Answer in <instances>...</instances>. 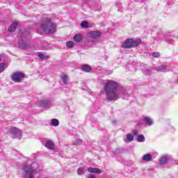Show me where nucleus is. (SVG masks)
Listing matches in <instances>:
<instances>
[{"mask_svg": "<svg viewBox=\"0 0 178 178\" xmlns=\"http://www.w3.org/2000/svg\"><path fill=\"white\" fill-rule=\"evenodd\" d=\"M88 178H95V177H94V175L90 174V175H88Z\"/></svg>", "mask_w": 178, "mask_h": 178, "instance_id": "obj_32", "label": "nucleus"}, {"mask_svg": "<svg viewBox=\"0 0 178 178\" xmlns=\"http://www.w3.org/2000/svg\"><path fill=\"white\" fill-rule=\"evenodd\" d=\"M38 33H45V34H54L56 32V24L51 18L47 17L43 19L40 24V29H37Z\"/></svg>", "mask_w": 178, "mask_h": 178, "instance_id": "obj_2", "label": "nucleus"}, {"mask_svg": "<svg viewBox=\"0 0 178 178\" xmlns=\"http://www.w3.org/2000/svg\"><path fill=\"white\" fill-rule=\"evenodd\" d=\"M39 49H47V42L45 40L39 42Z\"/></svg>", "mask_w": 178, "mask_h": 178, "instance_id": "obj_16", "label": "nucleus"}, {"mask_svg": "<svg viewBox=\"0 0 178 178\" xmlns=\"http://www.w3.org/2000/svg\"><path fill=\"white\" fill-rule=\"evenodd\" d=\"M127 138L129 141L131 142L134 140V136H133V134H129L127 135Z\"/></svg>", "mask_w": 178, "mask_h": 178, "instance_id": "obj_24", "label": "nucleus"}, {"mask_svg": "<svg viewBox=\"0 0 178 178\" xmlns=\"http://www.w3.org/2000/svg\"><path fill=\"white\" fill-rule=\"evenodd\" d=\"M18 24L19 23L17 22H14L11 24V25L8 28V31H10V33L15 31V30H16V29L17 28Z\"/></svg>", "mask_w": 178, "mask_h": 178, "instance_id": "obj_12", "label": "nucleus"}, {"mask_svg": "<svg viewBox=\"0 0 178 178\" xmlns=\"http://www.w3.org/2000/svg\"><path fill=\"white\" fill-rule=\"evenodd\" d=\"M23 171L24 178H34L35 177V175L38 173L35 163L24 165L23 167Z\"/></svg>", "mask_w": 178, "mask_h": 178, "instance_id": "obj_3", "label": "nucleus"}, {"mask_svg": "<svg viewBox=\"0 0 178 178\" xmlns=\"http://www.w3.org/2000/svg\"><path fill=\"white\" fill-rule=\"evenodd\" d=\"M152 56L153 58H159V56H161V54H159L158 51H156L152 54Z\"/></svg>", "mask_w": 178, "mask_h": 178, "instance_id": "obj_28", "label": "nucleus"}, {"mask_svg": "<svg viewBox=\"0 0 178 178\" xmlns=\"http://www.w3.org/2000/svg\"><path fill=\"white\" fill-rule=\"evenodd\" d=\"M81 26L83 28V29H88V22H86V21H83L81 23Z\"/></svg>", "mask_w": 178, "mask_h": 178, "instance_id": "obj_23", "label": "nucleus"}, {"mask_svg": "<svg viewBox=\"0 0 178 178\" xmlns=\"http://www.w3.org/2000/svg\"><path fill=\"white\" fill-rule=\"evenodd\" d=\"M5 64L1 63L0 64V73H2V72H3V70H5Z\"/></svg>", "mask_w": 178, "mask_h": 178, "instance_id": "obj_29", "label": "nucleus"}, {"mask_svg": "<svg viewBox=\"0 0 178 178\" xmlns=\"http://www.w3.org/2000/svg\"><path fill=\"white\" fill-rule=\"evenodd\" d=\"M118 83L113 80H109L104 84V90L106 92V98L108 101H118L119 98L122 97H126L127 95V91L125 89H122L120 92V95L116 93Z\"/></svg>", "mask_w": 178, "mask_h": 178, "instance_id": "obj_1", "label": "nucleus"}, {"mask_svg": "<svg viewBox=\"0 0 178 178\" xmlns=\"http://www.w3.org/2000/svg\"><path fill=\"white\" fill-rule=\"evenodd\" d=\"M9 132L10 133V134H13L14 138L17 137L18 134H22V131H20L18 128H16L15 127L10 128V129L9 130Z\"/></svg>", "mask_w": 178, "mask_h": 178, "instance_id": "obj_9", "label": "nucleus"}, {"mask_svg": "<svg viewBox=\"0 0 178 178\" xmlns=\"http://www.w3.org/2000/svg\"><path fill=\"white\" fill-rule=\"evenodd\" d=\"M168 69L166 65H160L156 68V72H165Z\"/></svg>", "mask_w": 178, "mask_h": 178, "instance_id": "obj_18", "label": "nucleus"}, {"mask_svg": "<svg viewBox=\"0 0 178 178\" xmlns=\"http://www.w3.org/2000/svg\"><path fill=\"white\" fill-rule=\"evenodd\" d=\"M76 142L77 143H81V140H77Z\"/></svg>", "mask_w": 178, "mask_h": 178, "instance_id": "obj_33", "label": "nucleus"}, {"mask_svg": "<svg viewBox=\"0 0 178 178\" xmlns=\"http://www.w3.org/2000/svg\"><path fill=\"white\" fill-rule=\"evenodd\" d=\"M38 56L39 58H40V59H49V56H47V55L42 54L41 53H38Z\"/></svg>", "mask_w": 178, "mask_h": 178, "instance_id": "obj_21", "label": "nucleus"}, {"mask_svg": "<svg viewBox=\"0 0 178 178\" xmlns=\"http://www.w3.org/2000/svg\"><path fill=\"white\" fill-rule=\"evenodd\" d=\"M51 105H52V102L49 99L39 102V106L42 108H51Z\"/></svg>", "mask_w": 178, "mask_h": 178, "instance_id": "obj_7", "label": "nucleus"}, {"mask_svg": "<svg viewBox=\"0 0 178 178\" xmlns=\"http://www.w3.org/2000/svg\"><path fill=\"white\" fill-rule=\"evenodd\" d=\"M143 120L147 124H149V126H151V124H152L153 121L152 119H151L149 117H145L143 118Z\"/></svg>", "mask_w": 178, "mask_h": 178, "instance_id": "obj_19", "label": "nucleus"}, {"mask_svg": "<svg viewBox=\"0 0 178 178\" xmlns=\"http://www.w3.org/2000/svg\"><path fill=\"white\" fill-rule=\"evenodd\" d=\"M102 34V33L99 31H93L88 33V35L90 38H99Z\"/></svg>", "mask_w": 178, "mask_h": 178, "instance_id": "obj_8", "label": "nucleus"}, {"mask_svg": "<svg viewBox=\"0 0 178 178\" xmlns=\"http://www.w3.org/2000/svg\"><path fill=\"white\" fill-rule=\"evenodd\" d=\"M116 6L118 8V12H122V8H120V6H119V3H116Z\"/></svg>", "mask_w": 178, "mask_h": 178, "instance_id": "obj_31", "label": "nucleus"}, {"mask_svg": "<svg viewBox=\"0 0 178 178\" xmlns=\"http://www.w3.org/2000/svg\"><path fill=\"white\" fill-rule=\"evenodd\" d=\"M45 147L48 148V149H54L55 148V145L52 140H47L45 143Z\"/></svg>", "mask_w": 178, "mask_h": 178, "instance_id": "obj_11", "label": "nucleus"}, {"mask_svg": "<svg viewBox=\"0 0 178 178\" xmlns=\"http://www.w3.org/2000/svg\"><path fill=\"white\" fill-rule=\"evenodd\" d=\"M51 124L54 127H57V126H59V120L58 119H56V118L53 119L51 120Z\"/></svg>", "mask_w": 178, "mask_h": 178, "instance_id": "obj_20", "label": "nucleus"}, {"mask_svg": "<svg viewBox=\"0 0 178 178\" xmlns=\"http://www.w3.org/2000/svg\"><path fill=\"white\" fill-rule=\"evenodd\" d=\"M81 69H82L83 72H91L92 68H91V66H90L88 65H82Z\"/></svg>", "mask_w": 178, "mask_h": 178, "instance_id": "obj_17", "label": "nucleus"}, {"mask_svg": "<svg viewBox=\"0 0 178 178\" xmlns=\"http://www.w3.org/2000/svg\"><path fill=\"white\" fill-rule=\"evenodd\" d=\"M88 172H89V173H97L98 175L102 173V170H101V169L95 168H88Z\"/></svg>", "mask_w": 178, "mask_h": 178, "instance_id": "obj_10", "label": "nucleus"}, {"mask_svg": "<svg viewBox=\"0 0 178 178\" xmlns=\"http://www.w3.org/2000/svg\"><path fill=\"white\" fill-rule=\"evenodd\" d=\"M23 77H24V73L23 72H15L11 76L13 81H15V83L20 82V80H22Z\"/></svg>", "mask_w": 178, "mask_h": 178, "instance_id": "obj_6", "label": "nucleus"}, {"mask_svg": "<svg viewBox=\"0 0 178 178\" xmlns=\"http://www.w3.org/2000/svg\"><path fill=\"white\" fill-rule=\"evenodd\" d=\"M81 40H83V35H81V34H76L74 36V41H75V42H80Z\"/></svg>", "mask_w": 178, "mask_h": 178, "instance_id": "obj_15", "label": "nucleus"}, {"mask_svg": "<svg viewBox=\"0 0 178 178\" xmlns=\"http://www.w3.org/2000/svg\"><path fill=\"white\" fill-rule=\"evenodd\" d=\"M144 140H145V137L143 135H139L137 139L138 143H143Z\"/></svg>", "mask_w": 178, "mask_h": 178, "instance_id": "obj_25", "label": "nucleus"}, {"mask_svg": "<svg viewBox=\"0 0 178 178\" xmlns=\"http://www.w3.org/2000/svg\"><path fill=\"white\" fill-rule=\"evenodd\" d=\"M143 161H146L147 162H149L152 161V156L149 154H146L143 156Z\"/></svg>", "mask_w": 178, "mask_h": 178, "instance_id": "obj_14", "label": "nucleus"}, {"mask_svg": "<svg viewBox=\"0 0 178 178\" xmlns=\"http://www.w3.org/2000/svg\"><path fill=\"white\" fill-rule=\"evenodd\" d=\"M169 162V157L168 156H163L160 159V165H165V163H168Z\"/></svg>", "mask_w": 178, "mask_h": 178, "instance_id": "obj_13", "label": "nucleus"}, {"mask_svg": "<svg viewBox=\"0 0 178 178\" xmlns=\"http://www.w3.org/2000/svg\"><path fill=\"white\" fill-rule=\"evenodd\" d=\"M132 133H133V136H137V134H138V130L134 129L133 130Z\"/></svg>", "mask_w": 178, "mask_h": 178, "instance_id": "obj_30", "label": "nucleus"}, {"mask_svg": "<svg viewBox=\"0 0 178 178\" xmlns=\"http://www.w3.org/2000/svg\"><path fill=\"white\" fill-rule=\"evenodd\" d=\"M29 34L30 32L26 30L23 31V29H22L19 31V35H20L21 39L18 42V47L21 49L26 50L29 49V48H30V45H29L28 43L23 40V38H26V37H27Z\"/></svg>", "mask_w": 178, "mask_h": 178, "instance_id": "obj_4", "label": "nucleus"}, {"mask_svg": "<svg viewBox=\"0 0 178 178\" xmlns=\"http://www.w3.org/2000/svg\"><path fill=\"white\" fill-rule=\"evenodd\" d=\"M0 60H2V56H0Z\"/></svg>", "mask_w": 178, "mask_h": 178, "instance_id": "obj_34", "label": "nucleus"}, {"mask_svg": "<svg viewBox=\"0 0 178 178\" xmlns=\"http://www.w3.org/2000/svg\"><path fill=\"white\" fill-rule=\"evenodd\" d=\"M67 48H73L74 47V42L73 41H68L66 43Z\"/></svg>", "mask_w": 178, "mask_h": 178, "instance_id": "obj_22", "label": "nucleus"}, {"mask_svg": "<svg viewBox=\"0 0 178 178\" xmlns=\"http://www.w3.org/2000/svg\"><path fill=\"white\" fill-rule=\"evenodd\" d=\"M61 79L63 80V84H67V75L61 76Z\"/></svg>", "mask_w": 178, "mask_h": 178, "instance_id": "obj_26", "label": "nucleus"}, {"mask_svg": "<svg viewBox=\"0 0 178 178\" xmlns=\"http://www.w3.org/2000/svg\"><path fill=\"white\" fill-rule=\"evenodd\" d=\"M76 173H77V175H79L80 176H81V175H84V169H83L81 168H78Z\"/></svg>", "mask_w": 178, "mask_h": 178, "instance_id": "obj_27", "label": "nucleus"}, {"mask_svg": "<svg viewBox=\"0 0 178 178\" xmlns=\"http://www.w3.org/2000/svg\"><path fill=\"white\" fill-rule=\"evenodd\" d=\"M141 44L140 39H127L125 42H124L122 44V48L125 49H129L130 48H136L138 47Z\"/></svg>", "mask_w": 178, "mask_h": 178, "instance_id": "obj_5", "label": "nucleus"}]
</instances>
